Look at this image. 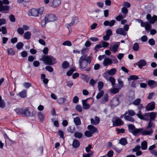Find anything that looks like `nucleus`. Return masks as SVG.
<instances>
[{
    "label": "nucleus",
    "instance_id": "59",
    "mask_svg": "<svg viewBox=\"0 0 157 157\" xmlns=\"http://www.w3.org/2000/svg\"><path fill=\"white\" fill-rule=\"evenodd\" d=\"M108 72L105 71L102 75V76L103 77L105 78L107 80H108V79L109 78V76L108 75Z\"/></svg>",
    "mask_w": 157,
    "mask_h": 157
},
{
    "label": "nucleus",
    "instance_id": "36",
    "mask_svg": "<svg viewBox=\"0 0 157 157\" xmlns=\"http://www.w3.org/2000/svg\"><path fill=\"white\" fill-rule=\"evenodd\" d=\"M118 44H114L112 48L111 47L110 48V50L112 51L116 52L118 50Z\"/></svg>",
    "mask_w": 157,
    "mask_h": 157
},
{
    "label": "nucleus",
    "instance_id": "45",
    "mask_svg": "<svg viewBox=\"0 0 157 157\" xmlns=\"http://www.w3.org/2000/svg\"><path fill=\"white\" fill-rule=\"evenodd\" d=\"M128 127L129 132H130L131 131L133 130L136 128L135 126L132 124H128Z\"/></svg>",
    "mask_w": 157,
    "mask_h": 157
},
{
    "label": "nucleus",
    "instance_id": "60",
    "mask_svg": "<svg viewBox=\"0 0 157 157\" xmlns=\"http://www.w3.org/2000/svg\"><path fill=\"white\" fill-rule=\"evenodd\" d=\"M119 90L117 88H113L111 90V92L113 94H116L118 93Z\"/></svg>",
    "mask_w": 157,
    "mask_h": 157
},
{
    "label": "nucleus",
    "instance_id": "44",
    "mask_svg": "<svg viewBox=\"0 0 157 157\" xmlns=\"http://www.w3.org/2000/svg\"><path fill=\"white\" fill-rule=\"evenodd\" d=\"M69 63L67 61L63 62L62 64V68L65 69L67 68L69 66Z\"/></svg>",
    "mask_w": 157,
    "mask_h": 157
},
{
    "label": "nucleus",
    "instance_id": "10",
    "mask_svg": "<svg viewBox=\"0 0 157 157\" xmlns=\"http://www.w3.org/2000/svg\"><path fill=\"white\" fill-rule=\"evenodd\" d=\"M44 18L48 22L54 21L56 19V17L53 14L47 15L45 16Z\"/></svg>",
    "mask_w": 157,
    "mask_h": 157
},
{
    "label": "nucleus",
    "instance_id": "6",
    "mask_svg": "<svg viewBox=\"0 0 157 157\" xmlns=\"http://www.w3.org/2000/svg\"><path fill=\"white\" fill-rule=\"evenodd\" d=\"M9 2L8 0H3L2 1L0 0V12L3 13L4 12L5 13H7L5 11H7L9 10L10 8L8 6H3V4L7 5L9 4Z\"/></svg>",
    "mask_w": 157,
    "mask_h": 157
},
{
    "label": "nucleus",
    "instance_id": "61",
    "mask_svg": "<svg viewBox=\"0 0 157 157\" xmlns=\"http://www.w3.org/2000/svg\"><path fill=\"white\" fill-rule=\"evenodd\" d=\"M113 148L118 153H119L122 150V148H119L115 146H113Z\"/></svg>",
    "mask_w": 157,
    "mask_h": 157
},
{
    "label": "nucleus",
    "instance_id": "58",
    "mask_svg": "<svg viewBox=\"0 0 157 157\" xmlns=\"http://www.w3.org/2000/svg\"><path fill=\"white\" fill-rule=\"evenodd\" d=\"M63 45L65 46H70L72 45V44L70 41L66 40L63 43Z\"/></svg>",
    "mask_w": 157,
    "mask_h": 157
},
{
    "label": "nucleus",
    "instance_id": "22",
    "mask_svg": "<svg viewBox=\"0 0 157 157\" xmlns=\"http://www.w3.org/2000/svg\"><path fill=\"white\" fill-rule=\"evenodd\" d=\"M112 63V60L109 58H106L105 59L103 62V65L105 66L110 65Z\"/></svg>",
    "mask_w": 157,
    "mask_h": 157
},
{
    "label": "nucleus",
    "instance_id": "62",
    "mask_svg": "<svg viewBox=\"0 0 157 157\" xmlns=\"http://www.w3.org/2000/svg\"><path fill=\"white\" fill-rule=\"evenodd\" d=\"M148 42L151 45H153L155 44V41L153 39L151 38L148 40Z\"/></svg>",
    "mask_w": 157,
    "mask_h": 157
},
{
    "label": "nucleus",
    "instance_id": "18",
    "mask_svg": "<svg viewBox=\"0 0 157 157\" xmlns=\"http://www.w3.org/2000/svg\"><path fill=\"white\" fill-rule=\"evenodd\" d=\"M141 69L143 66H145L146 64V62L144 60L141 59L136 64Z\"/></svg>",
    "mask_w": 157,
    "mask_h": 157
},
{
    "label": "nucleus",
    "instance_id": "28",
    "mask_svg": "<svg viewBox=\"0 0 157 157\" xmlns=\"http://www.w3.org/2000/svg\"><path fill=\"white\" fill-rule=\"evenodd\" d=\"M23 108L21 109L19 108H17L15 110L17 113L19 115H23Z\"/></svg>",
    "mask_w": 157,
    "mask_h": 157
},
{
    "label": "nucleus",
    "instance_id": "35",
    "mask_svg": "<svg viewBox=\"0 0 157 157\" xmlns=\"http://www.w3.org/2000/svg\"><path fill=\"white\" fill-rule=\"evenodd\" d=\"M27 91L26 90H23L22 91L19 93V95L21 98H25L26 96Z\"/></svg>",
    "mask_w": 157,
    "mask_h": 157
},
{
    "label": "nucleus",
    "instance_id": "53",
    "mask_svg": "<svg viewBox=\"0 0 157 157\" xmlns=\"http://www.w3.org/2000/svg\"><path fill=\"white\" fill-rule=\"evenodd\" d=\"M94 154L93 151H91L90 153H87L86 154H83L82 157H91Z\"/></svg>",
    "mask_w": 157,
    "mask_h": 157
},
{
    "label": "nucleus",
    "instance_id": "27",
    "mask_svg": "<svg viewBox=\"0 0 157 157\" xmlns=\"http://www.w3.org/2000/svg\"><path fill=\"white\" fill-rule=\"evenodd\" d=\"M147 143L146 141H144L141 143V147L142 150H145L147 148Z\"/></svg>",
    "mask_w": 157,
    "mask_h": 157
},
{
    "label": "nucleus",
    "instance_id": "46",
    "mask_svg": "<svg viewBox=\"0 0 157 157\" xmlns=\"http://www.w3.org/2000/svg\"><path fill=\"white\" fill-rule=\"evenodd\" d=\"M100 92L96 96V98L97 99H99L103 95L104 92L103 90L99 91Z\"/></svg>",
    "mask_w": 157,
    "mask_h": 157
},
{
    "label": "nucleus",
    "instance_id": "34",
    "mask_svg": "<svg viewBox=\"0 0 157 157\" xmlns=\"http://www.w3.org/2000/svg\"><path fill=\"white\" fill-rule=\"evenodd\" d=\"M107 81H109L111 82L113 87L114 86L115 79L112 76L109 77V79H108V80Z\"/></svg>",
    "mask_w": 157,
    "mask_h": 157
},
{
    "label": "nucleus",
    "instance_id": "30",
    "mask_svg": "<svg viewBox=\"0 0 157 157\" xmlns=\"http://www.w3.org/2000/svg\"><path fill=\"white\" fill-rule=\"evenodd\" d=\"M109 75H114L117 72V70L115 68H113L108 71Z\"/></svg>",
    "mask_w": 157,
    "mask_h": 157
},
{
    "label": "nucleus",
    "instance_id": "41",
    "mask_svg": "<svg viewBox=\"0 0 157 157\" xmlns=\"http://www.w3.org/2000/svg\"><path fill=\"white\" fill-rule=\"evenodd\" d=\"M104 86V83L100 81L98 83V91L101 90V89Z\"/></svg>",
    "mask_w": 157,
    "mask_h": 157
},
{
    "label": "nucleus",
    "instance_id": "12",
    "mask_svg": "<svg viewBox=\"0 0 157 157\" xmlns=\"http://www.w3.org/2000/svg\"><path fill=\"white\" fill-rule=\"evenodd\" d=\"M113 126H118L124 124L123 121L120 118H118L115 120V121H113Z\"/></svg>",
    "mask_w": 157,
    "mask_h": 157
},
{
    "label": "nucleus",
    "instance_id": "21",
    "mask_svg": "<svg viewBox=\"0 0 157 157\" xmlns=\"http://www.w3.org/2000/svg\"><path fill=\"white\" fill-rule=\"evenodd\" d=\"M116 21L115 20H112L110 21H105L104 22V25L105 26L109 25V26H113L115 24Z\"/></svg>",
    "mask_w": 157,
    "mask_h": 157
},
{
    "label": "nucleus",
    "instance_id": "33",
    "mask_svg": "<svg viewBox=\"0 0 157 157\" xmlns=\"http://www.w3.org/2000/svg\"><path fill=\"white\" fill-rule=\"evenodd\" d=\"M108 95L107 94H105L101 99V103L102 104L105 103L108 101Z\"/></svg>",
    "mask_w": 157,
    "mask_h": 157
},
{
    "label": "nucleus",
    "instance_id": "54",
    "mask_svg": "<svg viewBox=\"0 0 157 157\" xmlns=\"http://www.w3.org/2000/svg\"><path fill=\"white\" fill-rule=\"evenodd\" d=\"M45 68L47 71L50 72H52L53 71V68L50 66H46Z\"/></svg>",
    "mask_w": 157,
    "mask_h": 157
},
{
    "label": "nucleus",
    "instance_id": "51",
    "mask_svg": "<svg viewBox=\"0 0 157 157\" xmlns=\"http://www.w3.org/2000/svg\"><path fill=\"white\" fill-rule=\"evenodd\" d=\"M141 101V100L140 98H137L135 100L132 102V104L135 105H138L140 104Z\"/></svg>",
    "mask_w": 157,
    "mask_h": 157
},
{
    "label": "nucleus",
    "instance_id": "5",
    "mask_svg": "<svg viewBox=\"0 0 157 157\" xmlns=\"http://www.w3.org/2000/svg\"><path fill=\"white\" fill-rule=\"evenodd\" d=\"M23 115L26 117H34L36 115V112L31 108H23Z\"/></svg>",
    "mask_w": 157,
    "mask_h": 157
},
{
    "label": "nucleus",
    "instance_id": "11",
    "mask_svg": "<svg viewBox=\"0 0 157 157\" xmlns=\"http://www.w3.org/2000/svg\"><path fill=\"white\" fill-rule=\"evenodd\" d=\"M157 116V113L154 112L148 113H146L144 115V116H149L150 117L149 120H151V121H155V118Z\"/></svg>",
    "mask_w": 157,
    "mask_h": 157
},
{
    "label": "nucleus",
    "instance_id": "7",
    "mask_svg": "<svg viewBox=\"0 0 157 157\" xmlns=\"http://www.w3.org/2000/svg\"><path fill=\"white\" fill-rule=\"evenodd\" d=\"M136 21L140 24V25L142 27H144L145 28V29H150L151 27V25L148 22H144L143 21L140 19H137Z\"/></svg>",
    "mask_w": 157,
    "mask_h": 157
},
{
    "label": "nucleus",
    "instance_id": "1",
    "mask_svg": "<svg viewBox=\"0 0 157 157\" xmlns=\"http://www.w3.org/2000/svg\"><path fill=\"white\" fill-rule=\"evenodd\" d=\"M40 60L43 61L46 65H53L56 63L55 58L51 56L43 55Z\"/></svg>",
    "mask_w": 157,
    "mask_h": 157
},
{
    "label": "nucleus",
    "instance_id": "47",
    "mask_svg": "<svg viewBox=\"0 0 157 157\" xmlns=\"http://www.w3.org/2000/svg\"><path fill=\"white\" fill-rule=\"evenodd\" d=\"M32 29L31 26H28L26 25H23L22 27H19L17 29Z\"/></svg>",
    "mask_w": 157,
    "mask_h": 157
},
{
    "label": "nucleus",
    "instance_id": "64",
    "mask_svg": "<svg viewBox=\"0 0 157 157\" xmlns=\"http://www.w3.org/2000/svg\"><path fill=\"white\" fill-rule=\"evenodd\" d=\"M114 154L113 151L112 150L109 151L107 153V156L109 157H112Z\"/></svg>",
    "mask_w": 157,
    "mask_h": 157
},
{
    "label": "nucleus",
    "instance_id": "14",
    "mask_svg": "<svg viewBox=\"0 0 157 157\" xmlns=\"http://www.w3.org/2000/svg\"><path fill=\"white\" fill-rule=\"evenodd\" d=\"M148 86L150 87L152 89L155 87L157 86V82L153 80H149L147 82Z\"/></svg>",
    "mask_w": 157,
    "mask_h": 157
},
{
    "label": "nucleus",
    "instance_id": "16",
    "mask_svg": "<svg viewBox=\"0 0 157 157\" xmlns=\"http://www.w3.org/2000/svg\"><path fill=\"white\" fill-rule=\"evenodd\" d=\"M87 129L92 134L96 133L97 131V128L92 125H88L87 126Z\"/></svg>",
    "mask_w": 157,
    "mask_h": 157
},
{
    "label": "nucleus",
    "instance_id": "52",
    "mask_svg": "<svg viewBox=\"0 0 157 157\" xmlns=\"http://www.w3.org/2000/svg\"><path fill=\"white\" fill-rule=\"evenodd\" d=\"M92 134L89 131H86L85 132V135L88 137H90L92 136Z\"/></svg>",
    "mask_w": 157,
    "mask_h": 157
},
{
    "label": "nucleus",
    "instance_id": "63",
    "mask_svg": "<svg viewBox=\"0 0 157 157\" xmlns=\"http://www.w3.org/2000/svg\"><path fill=\"white\" fill-rule=\"evenodd\" d=\"M76 110L79 112H81L82 111V106L79 105H78L75 107Z\"/></svg>",
    "mask_w": 157,
    "mask_h": 157
},
{
    "label": "nucleus",
    "instance_id": "29",
    "mask_svg": "<svg viewBox=\"0 0 157 157\" xmlns=\"http://www.w3.org/2000/svg\"><path fill=\"white\" fill-rule=\"evenodd\" d=\"M128 30H116V33L117 34L125 36L127 33Z\"/></svg>",
    "mask_w": 157,
    "mask_h": 157
},
{
    "label": "nucleus",
    "instance_id": "57",
    "mask_svg": "<svg viewBox=\"0 0 157 157\" xmlns=\"http://www.w3.org/2000/svg\"><path fill=\"white\" fill-rule=\"evenodd\" d=\"M74 71H75V70H74V69H71L67 72V75L68 76H71Z\"/></svg>",
    "mask_w": 157,
    "mask_h": 157
},
{
    "label": "nucleus",
    "instance_id": "25",
    "mask_svg": "<svg viewBox=\"0 0 157 157\" xmlns=\"http://www.w3.org/2000/svg\"><path fill=\"white\" fill-rule=\"evenodd\" d=\"M74 122L76 126L80 125L81 124L80 119L78 117L74 118Z\"/></svg>",
    "mask_w": 157,
    "mask_h": 157
},
{
    "label": "nucleus",
    "instance_id": "19",
    "mask_svg": "<svg viewBox=\"0 0 157 157\" xmlns=\"http://www.w3.org/2000/svg\"><path fill=\"white\" fill-rule=\"evenodd\" d=\"M111 104L112 107L116 106L119 104V100L117 98H114L112 99Z\"/></svg>",
    "mask_w": 157,
    "mask_h": 157
},
{
    "label": "nucleus",
    "instance_id": "40",
    "mask_svg": "<svg viewBox=\"0 0 157 157\" xmlns=\"http://www.w3.org/2000/svg\"><path fill=\"white\" fill-rule=\"evenodd\" d=\"M139 48V44L137 43H135L133 45L132 49L134 51H137Z\"/></svg>",
    "mask_w": 157,
    "mask_h": 157
},
{
    "label": "nucleus",
    "instance_id": "23",
    "mask_svg": "<svg viewBox=\"0 0 157 157\" xmlns=\"http://www.w3.org/2000/svg\"><path fill=\"white\" fill-rule=\"evenodd\" d=\"M80 143L79 141L76 139L74 140L73 141L72 145L75 148H77L80 146Z\"/></svg>",
    "mask_w": 157,
    "mask_h": 157
},
{
    "label": "nucleus",
    "instance_id": "50",
    "mask_svg": "<svg viewBox=\"0 0 157 157\" xmlns=\"http://www.w3.org/2000/svg\"><path fill=\"white\" fill-rule=\"evenodd\" d=\"M141 148V146L140 145H137L134 148H133L132 151L133 152H136Z\"/></svg>",
    "mask_w": 157,
    "mask_h": 157
},
{
    "label": "nucleus",
    "instance_id": "37",
    "mask_svg": "<svg viewBox=\"0 0 157 157\" xmlns=\"http://www.w3.org/2000/svg\"><path fill=\"white\" fill-rule=\"evenodd\" d=\"M139 78V77L135 75H131L129 76V77L128 78V81H131V80H136Z\"/></svg>",
    "mask_w": 157,
    "mask_h": 157
},
{
    "label": "nucleus",
    "instance_id": "42",
    "mask_svg": "<svg viewBox=\"0 0 157 157\" xmlns=\"http://www.w3.org/2000/svg\"><path fill=\"white\" fill-rule=\"evenodd\" d=\"M7 52L8 54L11 56L15 54V52L12 48H9L7 49Z\"/></svg>",
    "mask_w": 157,
    "mask_h": 157
},
{
    "label": "nucleus",
    "instance_id": "24",
    "mask_svg": "<svg viewBox=\"0 0 157 157\" xmlns=\"http://www.w3.org/2000/svg\"><path fill=\"white\" fill-rule=\"evenodd\" d=\"M119 143L122 145L125 146L128 143L125 138H122L119 140Z\"/></svg>",
    "mask_w": 157,
    "mask_h": 157
},
{
    "label": "nucleus",
    "instance_id": "31",
    "mask_svg": "<svg viewBox=\"0 0 157 157\" xmlns=\"http://www.w3.org/2000/svg\"><path fill=\"white\" fill-rule=\"evenodd\" d=\"M67 131L71 133H74L75 132V127L72 126H69L67 128Z\"/></svg>",
    "mask_w": 157,
    "mask_h": 157
},
{
    "label": "nucleus",
    "instance_id": "8",
    "mask_svg": "<svg viewBox=\"0 0 157 157\" xmlns=\"http://www.w3.org/2000/svg\"><path fill=\"white\" fill-rule=\"evenodd\" d=\"M146 18L151 24H154L156 21H157V16L155 15L151 17L150 14H147L146 15Z\"/></svg>",
    "mask_w": 157,
    "mask_h": 157
},
{
    "label": "nucleus",
    "instance_id": "48",
    "mask_svg": "<svg viewBox=\"0 0 157 157\" xmlns=\"http://www.w3.org/2000/svg\"><path fill=\"white\" fill-rule=\"evenodd\" d=\"M24 46L23 44L21 42H19L17 43L16 47L18 49H20L22 48Z\"/></svg>",
    "mask_w": 157,
    "mask_h": 157
},
{
    "label": "nucleus",
    "instance_id": "26",
    "mask_svg": "<svg viewBox=\"0 0 157 157\" xmlns=\"http://www.w3.org/2000/svg\"><path fill=\"white\" fill-rule=\"evenodd\" d=\"M38 117L39 119L41 122H42L45 118L44 114L41 112H39L38 113Z\"/></svg>",
    "mask_w": 157,
    "mask_h": 157
},
{
    "label": "nucleus",
    "instance_id": "56",
    "mask_svg": "<svg viewBox=\"0 0 157 157\" xmlns=\"http://www.w3.org/2000/svg\"><path fill=\"white\" fill-rule=\"evenodd\" d=\"M121 12L124 14L126 15L128 13V10L126 7H124L121 8Z\"/></svg>",
    "mask_w": 157,
    "mask_h": 157
},
{
    "label": "nucleus",
    "instance_id": "9",
    "mask_svg": "<svg viewBox=\"0 0 157 157\" xmlns=\"http://www.w3.org/2000/svg\"><path fill=\"white\" fill-rule=\"evenodd\" d=\"M155 123H154L152 121H151V120H149L148 125L146 127V129H149V130H146V131H150L151 130H152V132L151 133L150 135H151L153 133V129L155 127Z\"/></svg>",
    "mask_w": 157,
    "mask_h": 157
},
{
    "label": "nucleus",
    "instance_id": "38",
    "mask_svg": "<svg viewBox=\"0 0 157 157\" xmlns=\"http://www.w3.org/2000/svg\"><path fill=\"white\" fill-rule=\"evenodd\" d=\"M124 119L127 121L132 122H133L135 121V120L133 118L129 116H126L124 117Z\"/></svg>",
    "mask_w": 157,
    "mask_h": 157
},
{
    "label": "nucleus",
    "instance_id": "17",
    "mask_svg": "<svg viewBox=\"0 0 157 157\" xmlns=\"http://www.w3.org/2000/svg\"><path fill=\"white\" fill-rule=\"evenodd\" d=\"M57 102L61 105H66L67 103V100L64 98H60L57 100Z\"/></svg>",
    "mask_w": 157,
    "mask_h": 157
},
{
    "label": "nucleus",
    "instance_id": "2",
    "mask_svg": "<svg viewBox=\"0 0 157 157\" xmlns=\"http://www.w3.org/2000/svg\"><path fill=\"white\" fill-rule=\"evenodd\" d=\"M44 10V8L43 7L38 9L33 8L29 10L28 14L29 16H40L42 14Z\"/></svg>",
    "mask_w": 157,
    "mask_h": 157
},
{
    "label": "nucleus",
    "instance_id": "49",
    "mask_svg": "<svg viewBox=\"0 0 157 157\" xmlns=\"http://www.w3.org/2000/svg\"><path fill=\"white\" fill-rule=\"evenodd\" d=\"M125 112H127V114H128L131 116L136 115L134 111L132 110H128V111H126Z\"/></svg>",
    "mask_w": 157,
    "mask_h": 157
},
{
    "label": "nucleus",
    "instance_id": "15",
    "mask_svg": "<svg viewBox=\"0 0 157 157\" xmlns=\"http://www.w3.org/2000/svg\"><path fill=\"white\" fill-rule=\"evenodd\" d=\"M61 3L59 0H54L52 2L49 4V6L53 8L57 7L59 6Z\"/></svg>",
    "mask_w": 157,
    "mask_h": 157
},
{
    "label": "nucleus",
    "instance_id": "4",
    "mask_svg": "<svg viewBox=\"0 0 157 157\" xmlns=\"http://www.w3.org/2000/svg\"><path fill=\"white\" fill-rule=\"evenodd\" d=\"M86 55H83L80 58L78 63L80 69H83L87 66L88 63L86 61Z\"/></svg>",
    "mask_w": 157,
    "mask_h": 157
},
{
    "label": "nucleus",
    "instance_id": "43",
    "mask_svg": "<svg viewBox=\"0 0 157 157\" xmlns=\"http://www.w3.org/2000/svg\"><path fill=\"white\" fill-rule=\"evenodd\" d=\"M78 19L77 17H73L72 19L71 22L75 25L78 22Z\"/></svg>",
    "mask_w": 157,
    "mask_h": 157
},
{
    "label": "nucleus",
    "instance_id": "39",
    "mask_svg": "<svg viewBox=\"0 0 157 157\" xmlns=\"http://www.w3.org/2000/svg\"><path fill=\"white\" fill-rule=\"evenodd\" d=\"M83 135L81 133L78 132H76L74 133V136L76 138L80 139L82 136Z\"/></svg>",
    "mask_w": 157,
    "mask_h": 157
},
{
    "label": "nucleus",
    "instance_id": "20",
    "mask_svg": "<svg viewBox=\"0 0 157 157\" xmlns=\"http://www.w3.org/2000/svg\"><path fill=\"white\" fill-rule=\"evenodd\" d=\"M90 121L91 124L94 125H97L99 124L100 122V119L98 117L95 116L94 119L93 118H91Z\"/></svg>",
    "mask_w": 157,
    "mask_h": 157
},
{
    "label": "nucleus",
    "instance_id": "3",
    "mask_svg": "<svg viewBox=\"0 0 157 157\" xmlns=\"http://www.w3.org/2000/svg\"><path fill=\"white\" fill-rule=\"evenodd\" d=\"M142 128H135L133 130H132L131 132L132 133L134 136H136V135L140 133L143 135H148L150 136V134L152 132V130H151L150 131H146L144 130Z\"/></svg>",
    "mask_w": 157,
    "mask_h": 157
},
{
    "label": "nucleus",
    "instance_id": "13",
    "mask_svg": "<svg viewBox=\"0 0 157 157\" xmlns=\"http://www.w3.org/2000/svg\"><path fill=\"white\" fill-rule=\"evenodd\" d=\"M155 103L154 102H151L147 105L146 109L148 111L152 110L155 109Z\"/></svg>",
    "mask_w": 157,
    "mask_h": 157
},
{
    "label": "nucleus",
    "instance_id": "32",
    "mask_svg": "<svg viewBox=\"0 0 157 157\" xmlns=\"http://www.w3.org/2000/svg\"><path fill=\"white\" fill-rule=\"evenodd\" d=\"M31 33L30 32L27 31L25 32L24 34V37L27 40H29L31 38Z\"/></svg>",
    "mask_w": 157,
    "mask_h": 157
},
{
    "label": "nucleus",
    "instance_id": "55",
    "mask_svg": "<svg viewBox=\"0 0 157 157\" xmlns=\"http://www.w3.org/2000/svg\"><path fill=\"white\" fill-rule=\"evenodd\" d=\"M147 33L150 32V35H154L157 33L156 30H146Z\"/></svg>",
    "mask_w": 157,
    "mask_h": 157
}]
</instances>
